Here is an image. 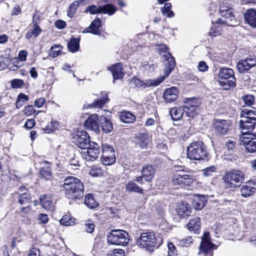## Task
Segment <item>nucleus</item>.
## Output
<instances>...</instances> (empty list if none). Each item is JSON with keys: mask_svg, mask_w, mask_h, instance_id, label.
Listing matches in <instances>:
<instances>
[{"mask_svg": "<svg viewBox=\"0 0 256 256\" xmlns=\"http://www.w3.org/2000/svg\"><path fill=\"white\" fill-rule=\"evenodd\" d=\"M119 117L121 122L124 123H132L136 120L135 116L129 112L123 111L120 113Z\"/></svg>", "mask_w": 256, "mask_h": 256, "instance_id": "obj_35", "label": "nucleus"}, {"mask_svg": "<svg viewBox=\"0 0 256 256\" xmlns=\"http://www.w3.org/2000/svg\"><path fill=\"white\" fill-rule=\"evenodd\" d=\"M126 190L130 192H140L142 190L133 182H130L126 184Z\"/></svg>", "mask_w": 256, "mask_h": 256, "instance_id": "obj_51", "label": "nucleus"}, {"mask_svg": "<svg viewBox=\"0 0 256 256\" xmlns=\"http://www.w3.org/2000/svg\"><path fill=\"white\" fill-rule=\"evenodd\" d=\"M114 149L108 144H103L102 145V156L101 158H104L109 156H114Z\"/></svg>", "mask_w": 256, "mask_h": 256, "instance_id": "obj_41", "label": "nucleus"}, {"mask_svg": "<svg viewBox=\"0 0 256 256\" xmlns=\"http://www.w3.org/2000/svg\"><path fill=\"white\" fill-rule=\"evenodd\" d=\"M187 226L190 231L193 232L196 234H198L200 227V218L198 216H194L192 219L190 220Z\"/></svg>", "mask_w": 256, "mask_h": 256, "instance_id": "obj_28", "label": "nucleus"}, {"mask_svg": "<svg viewBox=\"0 0 256 256\" xmlns=\"http://www.w3.org/2000/svg\"><path fill=\"white\" fill-rule=\"evenodd\" d=\"M35 125V122L33 119H28L24 124V128L27 129L32 128Z\"/></svg>", "mask_w": 256, "mask_h": 256, "instance_id": "obj_64", "label": "nucleus"}, {"mask_svg": "<svg viewBox=\"0 0 256 256\" xmlns=\"http://www.w3.org/2000/svg\"><path fill=\"white\" fill-rule=\"evenodd\" d=\"M213 248L216 249L217 246L211 242L210 234L208 232H204L202 238L198 254L202 253L204 256H212Z\"/></svg>", "mask_w": 256, "mask_h": 256, "instance_id": "obj_7", "label": "nucleus"}, {"mask_svg": "<svg viewBox=\"0 0 256 256\" xmlns=\"http://www.w3.org/2000/svg\"><path fill=\"white\" fill-rule=\"evenodd\" d=\"M86 148L88 149L86 152V155L85 156L88 160L93 161L98 158L100 150L98 144L91 142Z\"/></svg>", "mask_w": 256, "mask_h": 256, "instance_id": "obj_17", "label": "nucleus"}, {"mask_svg": "<svg viewBox=\"0 0 256 256\" xmlns=\"http://www.w3.org/2000/svg\"><path fill=\"white\" fill-rule=\"evenodd\" d=\"M24 84L23 80L20 79H14L12 80L11 86L14 88H18L22 87Z\"/></svg>", "mask_w": 256, "mask_h": 256, "instance_id": "obj_54", "label": "nucleus"}, {"mask_svg": "<svg viewBox=\"0 0 256 256\" xmlns=\"http://www.w3.org/2000/svg\"><path fill=\"white\" fill-rule=\"evenodd\" d=\"M108 242L112 244L126 246L129 238L128 232L121 230H112L107 235Z\"/></svg>", "mask_w": 256, "mask_h": 256, "instance_id": "obj_6", "label": "nucleus"}, {"mask_svg": "<svg viewBox=\"0 0 256 256\" xmlns=\"http://www.w3.org/2000/svg\"><path fill=\"white\" fill-rule=\"evenodd\" d=\"M62 46L60 45L56 44L52 46L50 50V56L53 58L57 57L58 56L62 54Z\"/></svg>", "mask_w": 256, "mask_h": 256, "instance_id": "obj_42", "label": "nucleus"}, {"mask_svg": "<svg viewBox=\"0 0 256 256\" xmlns=\"http://www.w3.org/2000/svg\"><path fill=\"white\" fill-rule=\"evenodd\" d=\"M184 108H199L200 102L194 98H187L184 101Z\"/></svg>", "mask_w": 256, "mask_h": 256, "instance_id": "obj_38", "label": "nucleus"}, {"mask_svg": "<svg viewBox=\"0 0 256 256\" xmlns=\"http://www.w3.org/2000/svg\"><path fill=\"white\" fill-rule=\"evenodd\" d=\"M108 69L111 72L114 81L116 80L121 79L123 78L124 74L122 72V64L120 63L115 64Z\"/></svg>", "mask_w": 256, "mask_h": 256, "instance_id": "obj_24", "label": "nucleus"}, {"mask_svg": "<svg viewBox=\"0 0 256 256\" xmlns=\"http://www.w3.org/2000/svg\"><path fill=\"white\" fill-rule=\"evenodd\" d=\"M256 124V122L242 118L240 122V127L242 136H246V135H248V134H251L250 132L254 130Z\"/></svg>", "mask_w": 256, "mask_h": 256, "instance_id": "obj_18", "label": "nucleus"}, {"mask_svg": "<svg viewBox=\"0 0 256 256\" xmlns=\"http://www.w3.org/2000/svg\"><path fill=\"white\" fill-rule=\"evenodd\" d=\"M208 156L206 147L200 141L192 142L187 148V156L190 160H202L206 159Z\"/></svg>", "mask_w": 256, "mask_h": 256, "instance_id": "obj_2", "label": "nucleus"}, {"mask_svg": "<svg viewBox=\"0 0 256 256\" xmlns=\"http://www.w3.org/2000/svg\"><path fill=\"white\" fill-rule=\"evenodd\" d=\"M230 0H220V14L222 18L218 19V22L228 26H234L236 24L233 9L228 3Z\"/></svg>", "mask_w": 256, "mask_h": 256, "instance_id": "obj_1", "label": "nucleus"}, {"mask_svg": "<svg viewBox=\"0 0 256 256\" xmlns=\"http://www.w3.org/2000/svg\"><path fill=\"white\" fill-rule=\"evenodd\" d=\"M176 211L180 216L186 218L190 216L191 207L188 202L182 201L178 204Z\"/></svg>", "mask_w": 256, "mask_h": 256, "instance_id": "obj_20", "label": "nucleus"}, {"mask_svg": "<svg viewBox=\"0 0 256 256\" xmlns=\"http://www.w3.org/2000/svg\"><path fill=\"white\" fill-rule=\"evenodd\" d=\"M100 20L98 18H96L92 22L88 30L86 29L83 32H90L96 35H100Z\"/></svg>", "mask_w": 256, "mask_h": 256, "instance_id": "obj_29", "label": "nucleus"}, {"mask_svg": "<svg viewBox=\"0 0 256 256\" xmlns=\"http://www.w3.org/2000/svg\"><path fill=\"white\" fill-rule=\"evenodd\" d=\"M141 173L143 178L146 181L150 182L154 176L155 170L152 166L146 165L142 167Z\"/></svg>", "mask_w": 256, "mask_h": 256, "instance_id": "obj_27", "label": "nucleus"}, {"mask_svg": "<svg viewBox=\"0 0 256 256\" xmlns=\"http://www.w3.org/2000/svg\"><path fill=\"white\" fill-rule=\"evenodd\" d=\"M244 174L240 170H234L226 172L222 180L224 182L226 187L228 188H235L239 186V184L244 180Z\"/></svg>", "mask_w": 256, "mask_h": 256, "instance_id": "obj_5", "label": "nucleus"}, {"mask_svg": "<svg viewBox=\"0 0 256 256\" xmlns=\"http://www.w3.org/2000/svg\"><path fill=\"white\" fill-rule=\"evenodd\" d=\"M86 0H77L71 4L69 6V10L67 12L68 16L70 18H72L80 5L84 3V4H86V2H85Z\"/></svg>", "mask_w": 256, "mask_h": 256, "instance_id": "obj_36", "label": "nucleus"}, {"mask_svg": "<svg viewBox=\"0 0 256 256\" xmlns=\"http://www.w3.org/2000/svg\"><path fill=\"white\" fill-rule=\"evenodd\" d=\"M42 32L40 26L36 23L34 24L33 28L28 31L26 34V38L28 40L30 39L32 36L36 38Z\"/></svg>", "mask_w": 256, "mask_h": 256, "instance_id": "obj_37", "label": "nucleus"}, {"mask_svg": "<svg viewBox=\"0 0 256 256\" xmlns=\"http://www.w3.org/2000/svg\"><path fill=\"white\" fill-rule=\"evenodd\" d=\"M207 200L208 196L196 194L193 199L195 208L198 210L202 209L206 206Z\"/></svg>", "mask_w": 256, "mask_h": 256, "instance_id": "obj_22", "label": "nucleus"}, {"mask_svg": "<svg viewBox=\"0 0 256 256\" xmlns=\"http://www.w3.org/2000/svg\"><path fill=\"white\" fill-rule=\"evenodd\" d=\"M102 162L104 165L110 166L113 164L116 160L115 155L109 156L106 157L101 158Z\"/></svg>", "mask_w": 256, "mask_h": 256, "instance_id": "obj_53", "label": "nucleus"}, {"mask_svg": "<svg viewBox=\"0 0 256 256\" xmlns=\"http://www.w3.org/2000/svg\"><path fill=\"white\" fill-rule=\"evenodd\" d=\"M60 223L62 225L70 226L73 225L74 222L72 220V219L69 216L65 215L60 220Z\"/></svg>", "mask_w": 256, "mask_h": 256, "instance_id": "obj_52", "label": "nucleus"}, {"mask_svg": "<svg viewBox=\"0 0 256 256\" xmlns=\"http://www.w3.org/2000/svg\"><path fill=\"white\" fill-rule=\"evenodd\" d=\"M256 64V59L254 58L248 57L245 60H240L237 64L236 68L240 72L244 73Z\"/></svg>", "mask_w": 256, "mask_h": 256, "instance_id": "obj_15", "label": "nucleus"}, {"mask_svg": "<svg viewBox=\"0 0 256 256\" xmlns=\"http://www.w3.org/2000/svg\"><path fill=\"white\" fill-rule=\"evenodd\" d=\"M178 94L179 92L178 88L172 86L166 90L163 97L167 102L170 103L177 99Z\"/></svg>", "mask_w": 256, "mask_h": 256, "instance_id": "obj_19", "label": "nucleus"}, {"mask_svg": "<svg viewBox=\"0 0 256 256\" xmlns=\"http://www.w3.org/2000/svg\"><path fill=\"white\" fill-rule=\"evenodd\" d=\"M102 97L97 98L90 106V107L95 108H102L108 102L110 99L108 97V94L106 92H102Z\"/></svg>", "mask_w": 256, "mask_h": 256, "instance_id": "obj_32", "label": "nucleus"}, {"mask_svg": "<svg viewBox=\"0 0 256 256\" xmlns=\"http://www.w3.org/2000/svg\"><path fill=\"white\" fill-rule=\"evenodd\" d=\"M241 145L244 146L246 150L250 153L256 152V136L252 134H248L240 138Z\"/></svg>", "mask_w": 256, "mask_h": 256, "instance_id": "obj_13", "label": "nucleus"}, {"mask_svg": "<svg viewBox=\"0 0 256 256\" xmlns=\"http://www.w3.org/2000/svg\"><path fill=\"white\" fill-rule=\"evenodd\" d=\"M168 62H170V65L168 66V68L165 70L164 76L156 79H149L146 80V84L148 87L156 86L160 84L166 77L169 76L171 72L174 70L176 66L174 58L170 54H168Z\"/></svg>", "mask_w": 256, "mask_h": 256, "instance_id": "obj_10", "label": "nucleus"}, {"mask_svg": "<svg viewBox=\"0 0 256 256\" xmlns=\"http://www.w3.org/2000/svg\"><path fill=\"white\" fill-rule=\"evenodd\" d=\"M106 256H124V251L122 249H114L110 252Z\"/></svg>", "mask_w": 256, "mask_h": 256, "instance_id": "obj_55", "label": "nucleus"}, {"mask_svg": "<svg viewBox=\"0 0 256 256\" xmlns=\"http://www.w3.org/2000/svg\"><path fill=\"white\" fill-rule=\"evenodd\" d=\"M40 202L42 206L46 210H49L53 206L51 194L49 193L40 196Z\"/></svg>", "mask_w": 256, "mask_h": 256, "instance_id": "obj_34", "label": "nucleus"}, {"mask_svg": "<svg viewBox=\"0 0 256 256\" xmlns=\"http://www.w3.org/2000/svg\"><path fill=\"white\" fill-rule=\"evenodd\" d=\"M242 118L256 122V109H244L242 110L240 114Z\"/></svg>", "mask_w": 256, "mask_h": 256, "instance_id": "obj_31", "label": "nucleus"}, {"mask_svg": "<svg viewBox=\"0 0 256 256\" xmlns=\"http://www.w3.org/2000/svg\"><path fill=\"white\" fill-rule=\"evenodd\" d=\"M30 193H22L19 196L18 202L21 204H25L30 203Z\"/></svg>", "mask_w": 256, "mask_h": 256, "instance_id": "obj_47", "label": "nucleus"}, {"mask_svg": "<svg viewBox=\"0 0 256 256\" xmlns=\"http://www.w3.org/2000/svg\"><path fill=\"white\" fill-rule=\"evenodd\" d=\"M84 204L90 208H94L98 206V203L96 201L92 194L90 193L86 196Z\"/></svg>", "mask_w": 256, "mask_h": 256, "instance_id": "obj_39", "label": "nucleus"}, {"mask_svg": "<svg viewBox=\"0 0 256 256\" xmlns=\"http://www.w3.org/2000/svg\"><path fill=\"white\" fill-rule=\"evenodd\" d=\"M242 100L246 105L252 106L254 103L255 98L252 94H247L242 97Z\"/></svg>", "mask_w": 256, "mask_h": 256, "instance_id": "obj_50", "label": "nucleus"}, {"mask_svg": "<svg viewBox=\"0 0 256 256\" xmlns=\"http://www.w3.org/2000/svg\"><path fill=\"white\" fill-rule=\"evenodd\" d=\"M186 115L190 118H194L199 112V108H184Z\"/></svg>", "mask_w": 256, "mask_h": 256, "instance_id": "obj_49", "label": "nucleus"}, {"mask_svg": "<svg viewBox=\"0 0 256 256\" xmlns=\"http://www.w3.org/2000/svg\"><path fill=\"white\" fill-rule=\"evenodd\" d=\"M100 126L102 132L108 134L113 130V124L111 120L104 116H100Z\"/></svg>", "mask_w": 256, "mask_h": 256, "instance_id": "obj_23", "label": "nucleus"}, {"mask_svg": "<svg viewBox=\"0 0 256 256\" xmlns=\"http://www.w3.org/2000/svg\"><path fill=\"white\" fill-rule=\"evenodd\" d=\"M45 102L46 99L43 98H40L35 100L34 106L37 108H40L43 106Z\"/></svg>", "mask_w": 256, "mask_h": 256, "instance_id": "obj_63", "label": "nucleus"}, {"mask_svg": "<svg viewBox=\"0 0 256 256\" xmlns=\"http://www.w3.org/2000/svg\"><path fill=\"white\" fill-rule=\"evenodd\" d=\"M134 142L136 146L143 149L148 146L150 138L148 134H140L135 138Z\"/></svg>", "mask_w": 256, "mask_h": 256, "instance_id": "obj_25", "label": "nucleus"}, {"mask_svg": "<svg viewBox=\"0 0 256 256\" xmlns=\"http://www.w3.org/2000/svg\"><path fill=\"white\" fill-rule=\"evenodd\" d=\"M158 50L159 51L160 54H164V56L166 58V64H168V67L170 65V62H168V54H170L171 56L172 54L168 51V48L164 44H160L158 46Z\"/></svg>", "mask_w": 256, "mask_h": 256, "instance_id": "obj_46", "label": "nucleus"}, {"mask_svg": "<svg viewBox=\"0 0 256 256\" xmlns=\"http://www.w3.org/2000/svg\"><path fill=\"white\" fill-rule=\"evenodd\" d=\"M252 190H256V182L252 180H249L246 182L241 188V190H248L252 192Z\"/></svg>", "mask_w": 256, "mask_h": 256, "instance_id": "obj_45", "label": "nucleus"}, {"mask_svg": "<svg viewBox=\"0 0 256 256\" xmlns=\"http://www.w3.org/2000/svg\"><path fill=\"white\" fill-rule=\"evenodd\" d=\"M104 171L98 166H93L91 167L89 174L94 177L100 176H102Z\"/></svg>", "mask_w": 256, "mask_h": 256, "instance_id": "obj_43", "label": "nucleus"}, {"mask_svg": "<svg viewBox=\"0 0 256 256\" xmlns=\"http://www.w3.org/2000/svg\"><path fill=\"white\" fill-rule=\"evenodd\" d=\"M213 124L215 132L220 136L226 134L231 129L232 124L230 120H215Z\"/></svg>", "mask_w": 256, "mask_h": 256, "instance_id": "obj_11", "label": "nucleus"}, {"mask_svg": "<svg viewBox=\"0 0 256 256\" xmlns=\"http://www.w3.org/2000/svg\"><path fill=\"white\" fill-rule=\"evenodd\" d=\"M156 238L155 234L152 232H146L140 234L136 238V244L146 250L152 252L156 246Z\"/></svg>", "mask_w": 256, "mask_h": 256, "instance_id": "obj_4", "label": "nucleus"}, {"mask_svg": "<svg viewBox=\"0 0 256 256\" xmlns=\"http://www.w3.org/2000/svg\"><path fill=\"white\" fill-rule=\"evenodd\" d=\"M116 10V8L112 4H106L103 6H97L93 4L88 6L86 9L85 12H88L90 14H103L112 16Z\"/></svg>", "mask_w": 256, "mask_h": 256, "instance_id": "obj_9", "label": "nucleus"}, {"mask_svg": "<svg viewBox=\"0 0 256 256\" xmlns=\"http://www.w3.org/2000/svg\"><path fill=\"white\" fill-rule=\"evenodd\" d=\"M245 22L252 28H256V10L250 8L246 10L244 14Z\"/></svg>", "mask_w": 256, "mask_h": 256, "instance_id": "obj_21", "label": "nucleus"}, {"mask_svg": "<svg viewBox=\"0 0 256 256\" xmlns=\"http://www.w3.org/2000/svg\"><path fill=\"white\" fill-rule=\"evenodd\" d=\"M24 112L26 116H30L35 112V110L32 106L30 105L25 107Z\"/></svg>", "mask_w": 256, "mask_h": 256, "instance_id": "obj_61", "label": "nucleus"}, {"mask_svg": "<svg viewBox=\"0 0 256 256\" xmlns=\"http://www.w3.org/2000/svg\"><path fill=\"white\" fill-rule=\"evenodd\" d=\"M98 116L94 114L90 115L84 122L85 127L90 130L98 134L100 132V126L98 123Z\"/></svg>", "mask_w": 256, "mask_h": 256, "instance_id": "obj_16", "label": "nucleus"}, {"mask_svg": "<svg viewBox=\"0 0 256 256\" xmlns=\"http://www.w3.org/2000/svg\"><path fill=\"white\" fill-rule=\"evenodd\" d=\"M172 4L168 2L164 4L163 8H161V12L163 15H166L168 18H172L174 16V13L170 10Z\"/></svg>", "mask_w": 256, "mask_h": 256, "instance_id": "obj_44", "label": "nucleus"}, {"mask_svg": "<svg viewBox=\"0 0 256 256\" xmlns=\"http://www.w3.org/2000/svg\"><path fill=\"white\" fill-rule=\"evenodd\" d=\"M42 164L43 166L40 170V175L46 180H51L52 177V174L51 168L50 166V164L48 161H44Z\"/></svg>", "mask_w": 256, "mask_h": 256, "instance_id": "obj_26", "label": "nucleus"}, {"mask_svg": "<svg viewBox=\"0 0 256 256\" xmlns=\"http://www.w3.org/2000/svg\"><path fill=\"white\" fill-rule=\"evenodd\" d=\"M226 26L227 25L222 24L218 22V20L214 23L212 22V26L208 32L209 36L213 38L220 36L222 32V27Z\"/></svg>", "mask_w": 256, "mask_h": 256, "instance_id": "obj_30", "label": "nucleus"}, {"mask_svg": "<svg viewBox=\"0 0 256 256\" xmlns=\"http://www.w3.org/2000/svg\"><path fill=\"white\" fill-rule=\"evenodd\" d=\"M184 112V109L183 106L180 107H174L172 108L170 114L172 118L174 120H180Z\"/></svg>", "mask_w": 256, "mask_h": 256, "instance_id": "obj_33", "label": "nucleus"}, {"mask_svg": "<svg viewBox=\"0 0 256 256\" xmlns=\"http://www.w3.org/2000/svg\"><path fill=\"white\" fill-rule=\"evenodd\" d=\"M176 172L173 174L172 176V183L174 186H180L182 184H190L192 182V178L188 175L182 174L178 172L182 170V167H175Z\"/></svg>", "mask_w": 256, "mask_h": 256, "instance_id": "obj_12", "label": "nucleus"}, {"mask_svg": "<svg viewBox=\"0 0 256 256\" xmlns=\"http://www.w3.org/2000/svg\"><path fill=\"white\" fill-rule=\"evenodd\" d=\"M64 190L70 192H84V186L82 182L77 178L70 176L64 180L62 185Z\"/></svg>", "mask_w": 256, "mask_h": 256, "instance_id": "obj_8", "label": "nucleus"}, {"mask_svg": "<svg viewBox=\"0 0 256 256\" xmlns=\"http://www.w3.org/2000/svg\"><path fill=\"white\" fill-rule=\"evenodd\" d=\"M38 220L40 224H46L49 219L47 214H40L38 216Z\"/></svg>", "mask_w": 256, "mask_h": 256, "instance_id": "obj_62", "label": "nucleus"}, {"mask_svg": "<svg viewBox=\"0 0 256 256\" xmlns=\"http://www.w3.org/2000/svg\"><path fill=\"white\" fill-rule=\"evenodd\" d=\"M58 123L57 122H52L50 125H48L44 130L46 132L49 133L56 130L58 126Z\"/></svg>", "mask_w": 256, "mask_h": 256, "instance_id": "obj_57", "label": "nucleus"}, {"mask_svg": "<svg viewBox=\"0 0 256 256\" xmlns=\"http://www.w3.org/2000/svg\"><path fill=\"white\" fill-rule=\"evenodd\" d=\"M192 242V239L191 236H188L184 239L180 240V244L183 246H188Z\"/></svg>", "mask_w": 256, "mask_h": 256, "instance_id": "obj_59", "label": "nucleus"}, {"mask_svg": "<svg viewBox=\"0 0 256 256\" xmlns=\"http://www.w3.org/2000/svg\"><path fill=\"white\" fill-rule=\"evenodd\" d=\"M95 224L91 220H87L84 224V230L88 233L92 234L94 230Z\"/></svg>", "mask_w": 256, "mask_h": 256, "instance_id": "obj_48", "label": "nucleus"}, {"mask_svg": "<svg viewBox=\"0 0 256 256\" xmlns=\"http://www.w3.org/2000/svg\"><path fill=\"white\" fill-rule=\"evenodd\" d=\"M216 79L224 90H229L236 86L234 72L231 68H220L216 75Z\"/></svg>", "mask_w": 256, "mask_h": 256, "instance_id": "obj_3", "label": "nucleus"}, {"mask_svg": "<svg viewBox=\"0 0 256 256\" xmlns=\"http://www.w3.org/2000/svg\"><path fill=\"white\" fill-rule=\"evenodd\" d=\"M168 254H170L173 256H176L177 254V251L172 243L168 242Z\"/></svg>", "mask_w": 256, "mask_h": 256, "instance_id": "obj_60", "label": "nucleus"}, {"mask_svg": "<svg viewBox=\"0 0 256 256\" xmlns=\"http://www.w3.org/2000/svg\"><path fill=\"white\" fill-rule=\"evenodd\" d=\"M73 142L82 149L88 148L91 142H90L89 136L86 132H78L73 138Z\"/></svg>", "mask_w": 256, "mask_h": 256, "instance_id": "obj_14", "label": "nucleus"}, {"mask_svg": "<svg viewBox=\"0 0 256 256\" xmlns=\"http://www.w3.org/2000/svg\"><path fill=\"white\" fill-rule=\"evenodd\" d=\"M216 168L214 166L208 167L202 170L203 174L206 176H209L216 172Z\"/></svg>", "mask_w": 256, "mask_h": 256, "instance_id": "obj_56", "label": "nucleus"}, {"mask_svg": "<svg viewBox=\"0 0 256 256\" xmlns=\"http://www.w3.org/2000/svg\"><path fill=\"white\" fill-rule=\"evenodd\" d=\"M198 68L200 72H205L208 70V66L206 62L201 61L198 64Z\"/></svg>", "mask_w": 256, "mask_h": 256, "instance_id": "obj_58", "label": "nucleus"}, {"mask_svg": "<svg viewBox=\"0 0 256 256\" xmlns=\"http://www.w3.org/2000/svg\"><path fill=\"white\" fill-rule=\"evenodd\" d=\"M80 40L78 38H72L68 44V47L70 51L72 52H77L80 47Z\"/></svg>", "mask_w": 256, "mask_h": 256, "instance_id": "obj_40", "label": "nucleus"}]
</instances>
